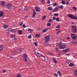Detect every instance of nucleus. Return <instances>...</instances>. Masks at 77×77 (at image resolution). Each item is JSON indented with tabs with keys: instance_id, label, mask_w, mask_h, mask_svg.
<instances>
[{
	"instance_id": "f704fd0d",
	"label": "nucleus",
	"mask_w": 77,
	"mask_h": 77,
	"mask_svg": "<svg viewBox=\"0 0 77 77\" xmlns=\"http://www.w3.org/2000/svg\"><path fill=\"white\" fill-rule=\"evenodd\" d=\"M61 32V30H60L58 32H57V35H59V33H60V32Z\"/></svg>"
},
{
	"instance_id": "a19ab883",
	"label": "nucleus",
	"mask_w": 77,
	"mask_h": 77,
	"mask_svg": "<svg viewBox=\"0 0 77 77\" xmlns=\"http://www.w3.org/2000/svg\"><path fill=\"white\" fill-rule=\"evenodd\" d=\"M73 9H74V10H75V9H77V8L75 7H73Z\"/></svg>"
},
{
	"instance_id": "aec40b11",
	"label": "nucleus",
	"mask_w": 77,
	"mask_h": 77,
	"mask_svg": "<svg viewBox=\"0 0 77 77\" xmlns=\"http://www.w3.org/2000/svg\"><path fill=\"white\" fill-rule=\"evenodd\" d=\"M3 27L4 29H6L8 27V26L7 25H3Z\"/></svg>"
},
{
	"instance_id": "ddd939ff",
	"label": "nucleus",
	"mask_w": 77,
	"mask_h": 77,
	"mask_svg": "<svg viewBox=\"0 0 77 77\" xmlns=\"http://www.w3.org/2000/svg\"><path fill=\"white\" fill-rule=\"evenodd\" d=\"M3 48L4 47L2 45H0V51H2V50H3Z\"/></svg>"
},
{
	"instance_id": "6ab92c4d",
	"label": "nucleus",
	"mask_w": 77,
	"mask_h": 77,
	"mask_svg": "<svg viewBox=\"0 0 77 77\" xmlns=\"http://www.w3.org/2000/svg\"><path fill=\"white\" fill-rule=\"evenodd\" d=\"M48 28H46V29H45L44 30H43L42 31V32H46L47 31V30H48Z\"/></svg>"
},
{
	"instance_id": "c03bdc74",
	"label": "nucleus",
	"mask_w": 77,
	"mask_h": 77,
	"mask_svg": "<svg viewBox=\"0 0 77 77\" xmlns=\"http://www.w3.org/2000/svg\"><path fill=\"white\" fill-rule=\"evenodd\" d=\"M28 31H29V32H32V30L30 29H29L28 30Z\"/></svg>"
},
{
	"instance_id": "c85d7f7f",
	"label": "nucleus",
	"mask_w": 77,
	"mask_h": 77,
	"mask_svg": "<svg viewBox=\"0 0 77 77\" xmlns=\"http://www.w3.org/2000/svg\"><path fill=\"white\" fill-rule=\"evenodd\" d=\"M56 20L57 21H58V22L59 21V17H57L56 18Z\"/></svg>"
},
{
	"instance_id": "6e6552de",
	"label": "nucleus",
	"mask_w": 77,
	"mask_h": 77,
	"mask_svg": "<svg viewBox=\"0 0 77 77\" xmlns=\"http://www.w3.org/2000/svg\"><path fill=\"white\" fill-rule=\"evenodd\" d=\"M74 72V75H77V69L75 70V71Z\"/></svg>"
},
{
	"instance_id": "2f4dec72",
	"label": "nucleus",
	"mask_w": 77,
	"mask_h": 77,
	"mask_svg": "<svg viewBox=\"0 0 77 77\" xmlns=\"http://www.w3.org/2000/svg\"><path fill=\"white\" fill-rule=\"evenodd\" d=\"M57 5L56 3H54L53 4V6H57Z\"/></svg>"
},
{
	"instance_id": "49530a36",
	"label": "nucleus",
	"mask_w": 77,
	"mask_h": 77,
	"mask_svg": "<svg viewBox=\"0 0 77 77\" xmlns=\"http://www.w3.org/2000/svg\"><path fill=\"white\" fill-rule=\"evenodd\" d=\"M56 9L55 8L54 9V10L53 11V12H56Z\"/></svg>"
},
{
	"instance_id": "bf43d9fd",
	"label": "nucleus",
	"mask_w": 77,
	"mask_h": 77,
	"mask_svg": "<svg viewBox=\"0 0 77 77\" xmlns=\"http://www.w3.org/2000/svg\"><path fill=\"white\" fill-rule=\"evenodd\" d=\"M56 19V17H53V20H55Z\"/></svg>"
},
{
	"instance_id": "338daca9",
	"label": "nucleus",
	"mask_w": 77,
	"mask_h": 77,
	"mask_svg": "<svg viewBox=\"0 0 77 77\" xmlns=\"http://www.w3.org/2000/svg\"><path fill=\"white\" fill-rule=\"evenodd\" d=\"M74 43H75V44H77V41H75L74 42Z\"/></svg>"
},
{
	"instance_id": "13d9d810",
	"label": "nucleus",
	"mask_w": 77,
	"mask_h": 77,
	"mask_svg": "<svg viewBox=\"0 0 77 77\" xmlns=\"http://www.w3.org/2000/svg\"><path fill=\"white\" fill-rule=\"evenodd\" d=\"M14 40H17V39L16 38V37H15V36H14Z\"/></svg>"
},
{
	"instance_id": "cd10ccee",
	"label": "nucleus",
	"mask_w": 77,
	"mask_h": 77,
	"mask_svg": "<svg viewBox=\"0 0 77 77\" xmlns=\"http://www.w3.org/2000/svg\"><path fill=\"white\" fill-rule=\"evenodd\" d=\"M63 5H60V6H59V8H60V9H62V8H63Z\"/></svg>"
},
{
	"instance_id": "9d476101",
	"label": "nucleus",
	"mask_w": 77,
	"mask_h": 77,
	"mask_svg": "<svg viewBox=\"0 0 77 77\" xmlns=\"http://www.w3.org/2000/svg\"><path fill=\"white\" fill-rule=\"evenodd\" d=\"M68 16L69 17H70V18L72 19V18H73V15H72V14H69L68 15Z\"/></svg>"
},
{
	"instance_id": "f3484780",
	"label": "nucleus",
	"mask_w": 77,
	"mask_h": 77,
	"mask_svg": "<svg viewBox=\"0 0 77 77\" xmlns=\"http://www.w3.org/2000/svg\"><path fill=\"white\" fill-rule=\"evenodd\" d=\"M72 19H73V20H77V16H73V18Z\"/></svg>"
},
{
	"instance_id": "b1692460",
	"label": "nucleus",
	"mask_w": 77,
	"mask_h": 77,
	"mask_svg": "<svg viewBox=\"0 0 77 77\" xmlns=\"http://www.w3.org/2000/svg\"><path fill=\"white\" fill-rule=\"evenodd\" d=\"M61 3L62 5H65V2L63 0L62 1Z\"/></svg>"
},
{
	"instance_id": "9b49d317",
	"label": "nucleus",
	"mask_w": 77,
	"mask_h": 77,
	"mask_svg": "<svg viewBox=\"0 0 77 77\" xmlns=\"http://www.w3.org/2000/svg\"><path fill=\"white\" fill-rule=\"evenodd\" d=\"M4 13L2 11H0V17H2Z\"/></svg>"
},
{
	"instance_id": "a18cd8bd",
	"label": "nucleus",
	"mask_w": 77,
	"mask_h": 77,
	"mask_svg": "<svg viewBox=\"0 0 77 77\" xmlns=\"http://www.w3.org/2000/svg\"><path fill=\"white\" fill-rule=\"evenodd\" d=\"M56 28H60V25H58L56 27Z\"/></svg>"
},
{
	"instance_id": "f03ea898",
	"label": "nucleus",
	"mask_w": 77,
	"mask_h": 77,
	"mask_svg": "<svg viewBox=\"0 0 77 77\" xmlns=\"http://www.w3.org/2000/svg\"><path fill=\"white\" fill-rule=\"evenodd\" d=\"M72 30L73 33H75L76 32H77V26H72Z\"/></svg>"
},
{
	"instance_id": "052dcab7",
	"label": "nucleus",
	"mask_w": 77,
	"mask_h": 77,
	"mask_svg": "<svg viewBox=\"0 0 77 77\" xmlns=\"http://www.w3.org/2000/svg\"><path fill=\"white\" fill-rule=\"evenodd\" d=\"M37 31H39V30H40V28H38V29L37 30Z\"/></svg>"
},
{
	"instance_id": "8fccbe9b",
	"label": "nucleus",
	"mask_w": 77,
	"mask_h": 77,
	"mask_svg": "<svg viewBox=\"0 0 77 77\" xmlns=\"http://www.w3.org/2000/svg\"><path fill=\"white\" fill-rule=\"evenodd\" d=\"M66 52V49H65L63 50V53H65V52Z\"/></svg>"
},
{
	"instance_id": "0e129e2a",
	"label": "nucleus",
	"mask_w": 77,
	"mask_h": 77,
	"mask_svg": "<svg viewBox=\"0 0 77 77\" xmlns=\"http://www.w3.org/2000/svg\"><path fill=\"white\" fill-rule=\"evenodd\" d=\"M49 54L51 56H52V55H53V54H52V53H49Z\"/></svg>"
},
{
	"instance_id": "de8ad7c7",
	"label": "nucleus",
	"mask_w": 77,
	"mask_h": 77,
	"mask_svg": "<svg viewBox=\"0 0 77 77\" xmlns=\"http://www.w3.org/2000/svg\"><path fill=\"white\" fill-rule=\"evenodd\" d=\"M34 44L35 45V46H36V45H38V43H37V42H35L34 43Z\"/></svg>"
},
{
	"instance_id": "3c124183",
	"label": "nucleus",
	"mask_w": 77,
	"mask_h": 77,
	"mask_svg": "<svg viewBox=\"0 0 77 77\" xmlns=\"http://www.w3.org/2000/svg\"><path fill=\"white\" fill-rule=\"evenodd\" d=\"M48 44H47V43H46L45 44V46H48Z\"/></svg>"
},
{
	"instance_id": "2eb2a0df",
	"label": "nucleus",
	"mask_w": 77,
	"mask_h": 77,
	"mask_svg": "<svg viewBox=\"0 0 77 77\" xmlns=\"http://www.w3.org/2000/svg\"><path fill=\"white\" fill-rule=\"evenodd\" d=\"M37 54L38 56L39 57H41V56H42V54L41 53H37Z\"/></svg>"
},
{
	"instance_id": "4be33fe9",
	"label": "nucleus",
	"mask_w": 77,
	"mask_h": 77,
	"mask_svg": "<svg viewBox=\"0 0 77 77\" xmlns=\"http://www.w3.org/2000/svg\"><path fill=\"white\" fill-rule=\"evenodd\" d=\"M69 65L70 66H74V64L72 63H70L69 64Z\"/></svg>"
},
{
	"instance_id": "5701e85b",
	"label": "nucleus",
	"mask_w": 77,
	"mask_h": 77,
	"mask_svg": "<svg viewBox=\"0 0 77 77\" xmlns=\"http://www.w3.org/2000/svg\"><path fill=\"white\" fill-rule=\"evenodd\" d=\"M58 74H59V75L60 76H61V75H62L61 74H60V71H58V72H57Z\"/></svg>"
},
{
	"instance_id": "dca6fc26",
	"label": "nucleus",
	"mask_w": 77,
	"mask_h": 77,
	"mask_svg": "<svg viewBox=\"0 0 77 77\" xmlns=\"http://www.w3.org/2000/svg\"><path fill=\"white\" fill-rule=\"evenodd\" d=\"M48 10H50V11H52V10H53V8L51 7L50 6L48 8Z\"/></svg>"
},
{
	"instance_id": "4468645a",
	"label": "nucleus",
	"mask_w": 77,
	"mask_h": 77,
	"mask_svg": "<svg viewBox=\"0 0 77 77\" xmlns=\"http://www.w3.org/2000/svg\"><path fill=\"white\" fill-rule=\"evenodd\" d=\"M23 58L24 59H27V56L26 55V54H24Z\"/></svg>"
},
{
	"instance_id": "f8f14e48",
	"label": "nucleus",
	"mask_w": 77,
	"mask_h": 77,
	"mask_svg": "<svg viewBox=\"0 0 77 77\" xmlns=\"http://www.w3.org/2000/svg\"><path fill=\"white\" fill-rule=\"evenodd\" d=\"M18 32L20 35H21V34H23V30H18Z\"/></svg>"
},
{
	"instance_id": "39448f33",
	"label": "nucleus",
	"mask_w": 77,
	"mask_h": 77,
	"mask_svg": "<svg viewBox=\"0 0 77 77\" xmlns=\"http://www.w3.org/2000/svg\"><path fill=\"white\" fill-rule=\"evenodd\" d=\"M44 58H45V60L46 62L47 63H49L50 62V60L49 59L47 58V56L44 57Z\"/></svg>"
},
{
	"instance_id": "72a5a7b5",
	"label": "nucleus",
	"mask_w": 77,
	"mask_h": 77,
	"mask_svg": "<svg viewBox=\"0 0 77 77\" xmlns=\"http://www.w3.org/2000/svg\"><path fill=\"white\" fill-rule=\"evenodd\" d=\"M54 16H55V17H57L58 16L59 14L58 13H55L54 14Z\"/></svg>"
},
{
	"instance_id": "774afa93",
	"label": "nucleus",
	"mask_w": 77,
	"mask_h": 77,
	"mask_svg": "<svg viewBox=\"0 0 77 77\" xmlns=\"http://www.w3.org/2000/svg\"><path fill=\"white\" fill-rule=\"evenodd\" d=\"M69 4V2H67L66 3V5H68Z\"/></svg>"
},
{
	"instance_id": "79ce46f5",
	"label": "nucleus",
	"mask_w": 77,
	"mask_h": 77,
	"mask_svg": "<svg viewBox=\"0 0 77 77\" xmlns=\"http://www.w3.org/2000/svg\"><path fill=\"white\" fill-rule=\"evenodd\" d=\"M23 27V28H25V27H26V26H25V24H23L22 26Z\"/></svg>"
},
{
	"instance_id": "473e14b6",
	"label": "nucleus",
	"mask_w": 77,
	"mask_h": 77,
	"mask_svg": "<svg viewBox=\"0 0 77 77\" xmlns=\"http://www.w3.org/2000/svg\"><path fill=\"white\" fill-rule=\"evenodd\" d=\"M59 6H58L55 9H56L57 11V10H58L59 9Z\"/></svg>"
},
{
	"instance_id": "ea45409f",
	"label": "nucleus",
	"mask_w": 77,
	"mask_h": 77,
	"mask_svg": "<svg viewBox=\"0 0 77 77\" xmlns=\"http://www.w3.org/2000/svg\"><path fill=\"white\" fill-rule=\"evenodd\" d=\"M54 75H55L56 77H58V75L56 73L54 74Z\"/></svg>"
},
{
	"instance_id": "423d86ee",
	"label": "nucleus",
	"mask_w": 77,
	"mask_h": 77,
	"mask_svg": "<svg viewBox=\"0 0 77 77\" xmlns=\"http://www.w3.org/2000/svg\"><path fill=\"white\" fill-rule=\"evenodd\" d=\"M6 7L8 9H9L11 8L12 7V4H8L7 5Z\"/></svg>"
},
{
	"instance_id": "bb28decb",
	"label": "nucleus",
	"mask_w": 77,
	"mask_h": 77,
	"mask_svg": "<svg viewBox=\"0 0 77 77\" xmlns=\"http://www.w3.org/2000/svg\"><path fill=\"white\" fill-rule=\"evenodd\" d=\"M45 18H46V16H44L42 17V20H45Z\"/></svg>"
},
{
	"instance_id": "f257e3e1",
	"label": "nucleus",
	"mask_w": 77,
	"mask_h": 77,
	"mask_svg": "<svg viewBox=\"0 0 77 77\" xmlns=\"http://www.w3.org/2000/svg\"><path fill=\"white\" fill-rule=\"evenodd\" d=\"M58 46L61 48V49H64L65 48L66 44L65 43H60L58 44Z\"/></svg>"
},
{
	"instance_id": "c756f323",
	"label": "nucleus",
	"mask_w": 77,
	"mask_h": 77,
	"mask_svg": "<svg viewBox=\"0 0 77 77\" xmlns=\"http://www.w3.org/2000/svg\"><path fill=\"white\" fill-rule=\"evenodd\" d=\"M17 77H22L21 75L18 74L17 75Z\"/></svg>"
},
{
	"instance_id": "7c9ffc66",
	"label": "nucleus",
	"mask_w": 77,
	"mask_h": 77,
	"mask_svg": "<svg viewBox=\"0 0 77 77\" xmlns=\"http://www.w3.org/2000/svg\"><path fill=\"white\" fill-rule=\"evenodd\" d=\"M15 36V35H11V37L12 38H14Z\"/></svg>"
},
{
	"instance_id": "20e7f679",
	"label": "nucleus",
	"mask_w": 77,
	"mask_h": 77,
	"mask_svg": "<svg viewBox=\"0 0 77 77\" xmlns=\"http://www.w3.org/2000/svg\"><path fill=\"white\" fill-rule=\"evenodd\" d=\"M72 37L74 39H77V35L74 34H71Z\"/></svg>"
},
{
	"instance_id": "680f3d73",
	"label": "nucleus",
	"mask_w": 77,
	"mask_h": 77,
	"mask_svg": "<svg viewBox=\"0 0 77 77\" xmlns=\"http://www.w3.org/2000/svg\"><path fill=\"white\" fill-rule=\"evenodd\" d=\"M70 60H67V62H70Z\"/></svg>"
},
{
	"instance_id": "09e8293b",
	"label": "nucleus",
	"mask_w": 77,
	"mask_h": 77,
	"mask_svg": "<svg viewBox=\"0 0 77 77\" xmlns=\"http://www.w3.org/2000/svg\"><path fill=\"white\" fill-rule=\"evenodd\" d=\"M55 50L57 51L59 50V49L57 48H55Z\"/></svg>"
},
{
	"instance_id": "69168bd1",
	"label": "nucleus",
	"mask_w": 77,
	"mask_h": 77,
	"mask_svg": "<svg viewBox=\"0 0 77 77\" xmlns=\"http://www.w3.org/2000/svg\"><path fill=\"white\" fill-rule=\"evenodd\" d=\"M32 11L33 12H35V9H32Z\"/></svg>"
},
{
	"instance_id": "a878e982",
	"label": "nucleus",
	"mask_w": 77,
	"mask_h": 77,
	"mask_svg": "<svg viewBox=\"0 0 77 77\" xmlns=\"http://www.w3.org/2000/svg\"><path fill=\"white\" fill-rule=\"evenodd\" d=\"M51 23H48L47 24V26H48L49 27H50V26H51Z\"/></svg>"
},
{
	"instance_id": "603ef678",
	"label": "nucleus",
	"mask_w": 77,
	"mask_h": 77,
	"mask_svg": "<svg viewBox=\"0 0 77 77\" xmlns=\"http://www.w3.org/2000/svg\"><path fill=\"white\" fill-rule=\"evenodd\" d=\"M23 24V22H22L20 24V26H21L22 25V24Z\"/></svg>"
},
{
	"instance_id": "58836bf2",
	"label": "nucleus",
	"mask_w": 77,
	"mask_h": 77,
	"mask_svg": "<svg viewBox=\"0 0 77 77\" xmlns=\"http://www.w3.org/2000/svg\"><path fill=\"white\" fill-rule=\"evenodd\" d=\"M53 22V20L52 19H50L49 21L48 22Z\"/></svg>"
},
{
	"instance_id": "6e6d98bb",
	"label": "nucleus",
	"mask_w": 77,
	"mask_h": 77,
	"mask_svg": "<svg viewBox=\"0 0 77 77\" xmlns=\"http://www.w3.org/2000/svg\"><path fill=\"white\" fill-rule=\"evenodd\" d=\"M8 57H9L10 59H13V57H12L11 56H8Z\"/></svg>"
},
{
	"instance_id": "7ed1b4c3",
	"label": "nucleus",
	"mask_w": 77,
	"mask_h": 77,
	"mask_svg": "<svg viewBox=\"0 0 77 77\" xmlns=\"http://www.w3.org/2000/svg\"><path fill=\"white\" fill-rule=\"evenodd\" d=\"M45 43H47L50 41V36L47 35L46 36L45 38Z\"/></svg>"
},
{
	"instance_id": "1a4fd4ad",
	"label": "nucleus",
	"mask_w": 77,
	"mask_h": 77,
	"mask_svg": "<svg viewBox=\"0 0 77 77\" xmlns=\"http://www.w3.org/2000/svg\"><path fill=\"white\" fill-rule=\"evenodd\" d=\"M1 5L3 6L5 5V1H1Z\"/></svg>"
},
{
	"instance_id": "412c9836",
	"label": "nucleus",
	"mask_w": 77,
	"mask_h": 77,
	"mask_svg": "<svg viewBox=\"0 0 77 77\" xmlns=\"http://www.w3.org/2000/svg\"><path fill=\"white\" fill-rule=\"evenodd\" d=\"M53 60L54 61V62L55 63H57V61H56V59H55V58H54L53 59Z\"/></svg>"
},
{
	"instance_id": "393cba45",
	"label": "nucleus",
	"mask_w": 77,
	"mask_h": 77,
	"mask_svg": "<svg viewBox=\"0 0 77 77\" xmlns=\"http://www.w3.org/2000/svg\"><path fill=\"white\" fill-rule=\"evenodd\" d=\"M40 36V34H37L35 35L36 37H38Z\"/></svg>"
},
{
	"instance_id": "0eeeda50",
	"label": "nucleus",
	"mask_w": 77,
	"mask_h": 77,
	"mask_svg": "<svg viewBox=\"0 0 77 77\" xmlns=\"http://www.w3.org/2000/svg\"><path fill=\"white\" fill-rule=\"evenodd\" d=\"M35 9L36 11L37 12H40V11H41V9L37 7H35Z\"/></svg>"
},
{
	"instance_id": "c9c22d12",
	"label": "nucleus",
	"mask_w": 77,
	"mask_h": 77,
	"mask_svg": "<svg viewBox=\"0 0 77 77\" xmlns=\"http://www.w3.org/2000/svg\"><path fill=\"white\" fill-rule=\"evenodd\" d=\"M11 28H9L8 29H7V30L8 31V32H11Z\"/></svg>"
},
{
	"instance_id": "4d7b16f0",
	"label": "nucleus",
	"mask_w": 77,
	"mask_h": 77,
	"mask_svg": "<svg viewBox=\"0 0 77 77\" xmlns=\"http://www.w3.org/2000/svg\"><path fill=\"white\" fill-rule=\"evenodd\" d=\"M42 1V3H45V1L44 0H41Z\"/></svg>"
},
{
	"instance_id": "4c0bfd02",
	"label": "nucleus",
	"mask_w": 77,
	"mask_h": 77,
	"mask_svg": "<svg viewBox=\"0 0 77 77\" xmlns=\"http://www.w3.org/2000/svg\"><path fill=\"white\" fill-rule=\"evenodd\" d=\"M66 52H69V49L67 48L66 49Z\"/></svg>"
},
{
	"instance_id": "37998d69",
	"label": "nucleus",
	"mask_w": 77,
	"mask_h": 77,
	"mask_svg": "<svg viewBox=\"0 0 77 77\" xmlns=\"http://www.w3.org/2000/svg\"><path fill=\"white\" fill-rule=\"evenodd\" d=\"M28 9V8H27V7L25 8H24V11H27Z\"/></svg>"
},
{
	"instance_id": "5fc2aeb1",
	"label": "nucleus",
	"mask_w": 77,
	"mask_h": 77,
	"mask_svg": "<svg viewBox=\"0 0 77 77\" xmlns=\"http://www.w3.org/2000/svg\"><path fill=\"white\" fill-rule=\"evenodd\" d=\"M2 72L3 73H5V72H6V70H3Z\"/></svg>"
},
{
	"instance_id": "864d4df0",
	"label": "nucleus",
	"mask_w": 77,
	"mask_h": 77,
	"mask_svg": "<svg viewBox=\"0 0 77 77\" xmlns=\"http://www.w3.org/2000/svg\"><path fill=\"white\" fill-rule=\"evenodd\" d=\"M17 32V30L16 29H13V32Z\"/></svg>"
},
{
	"instance_id": "e433bc0d",
	"label": "nucleus",
	"mask_w": 77,
	"mask_h": 77,
	"mask_svg": "<svg viewBox=\"0 0 77 77\" xmlns=\"http://www.w3.org/2000/svg\"><path fill=\"white\" fill-rule=\"evenodd\" d=\"M28 38L29 39H31L32 38V36L30 35H28Z\"/></svg>"
},
{
	"instance_id": "a211bd4d",
	"label": "nucleus",
	"mask_w": 77,
	"mask_h": 77,
	"mask_svg": "<svg viewBox=\"0 0 77 77\" xmlns=\"http://www.w3.org/2000/svg\"><path fill=\"white\" fill-rule=\"evenodd\" d=\"M35 15H36V12H33V14L32 15L33 18H34V17H35Z\"/></svg>"
},
{
	"instance_id": "e2e57ef3",
	"label": "nucleus",
	"mask_w": 77,
	"mask_h": 77,
	"mask_svg": "<svg viewBox=\"0 0 77 77\" xmlns=\"http://www.w3.org/2000/svg\"><path fill=\"white\" fill-rule=\"evenodd\" d=\"M47 3H48V4H49V3H50V1H48Z\"/></svg>"
}]
</instances>
